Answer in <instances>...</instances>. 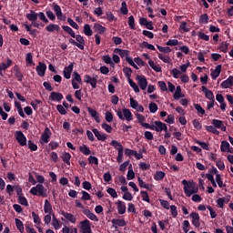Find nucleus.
Returning <instances> with one entry per match:
<instances>
[{"label":"nucleus","mask_w":233,"mask_h":233,"mask_svg":"<svg viewBox=\"0 0 233 233\" xmlns=\"http://www.w3.org/2000/svg\"><path fill=\"white\" fill-rule=\"evenodd\" d=\"M10 66H12V59L7 58L6 63H1L0 64V76H5V70H6L7 68H10Z\"/></svg>","instance_id":"a211bd4d"},{"label":"nucleus","mask_w":233,"mask_h":233,"mask_svg":"<svg viewBox=\"0 0 233 233\" xmlns=\"http://www.w3.org/2000/svg\"><path fill=\"white\" fill-rule=\"evenodd\" d=\"M220 86L222 88H231L233 86V76H228L226 80H224L221 84Z\"/></svg>","instance_id":"aec40b11"},{"label":"nucleus","mask_w":233,"mask_h":233,"mask_svg":"<svg viewBox=\"0 0 233 233\" xmlns=\"http://www.w3.org/2000/svg\"><path fill=\"white\" fill-rule=\"evenodd\" d=\"M206 130H208V132H211V134H216V136H219V131L218 130V127L214 126H207Z\"/></svg>","instance_id":"de8ad7c7"},{"label":"nucleus","mask_w":233,"mask_h":233,"mask_svg":"<svg viewBox=\"0 0 233 233\" xmlns=\"http://www.w3.org/2000/svg\"><path fill=\"white\" fill-rule=\"evenodd\" d=\"M215 179H216L215 183L216 182L218 183V186L219 187V188H223L227 187V185L223 183V179H221V175H217Z\"/></svg>","instance_id":"603ef678"},{"label":"nucleus","mask_w":233,"mask_h":233,"mask_svg":"<svg viewBox=\"0 0 233 233\" xmlns=\"http://www.w3.org/2000/svg\"><path fill=\"white\" fill-rule=\"evenodd\" d=\"M134 62L137 64V66H145V61L141 57H135Z\"/></svg>","instance_id":"774afa93"},{"label":"nucleus","mask_w":233,"mask_h":233,"mask_svg":"<svg viewBox=\"0 0 233 233\" xmlns=\"http://www.w3.org/2000/svg\"><path fill=\"white\" fill-rule=\"evenodd\" d=\"M174 99H176L177 101L181 99V97H185V95H183V93L181 92V86H177L176 88V91L173 95Z\"/></svg>","instance_id":"2f4dec72"},{"label":"nucleus","mask_w":233,"mask_h":233,"mask_svg":"<svg viewBox=\"0 0 233 233\" xmlns=\"http://www.w3.org/2000/svg\"><path fill=\"white\" fill-rule=\"evenodd\" d=\"M62 216H64L65 219L68 221V223L76 224L77 218L72 213H68L65 210L61 211Z\"/></svg>","instance_id":"dca6fc26"},{"label":"nucleus","mask_w":233,"mask_h":233,"mask_svg":"<svg viewBox=\"0 0 233 233\" xmlns=\"http://www.w3.org/2000/svg\"><path fill=\"white\" fill-rule=\"evenodd\" d=\"M114 52H115V54H118V56H120V57L122 59H126L127 63H128V65H130V66H133V68H135L136 70H139V67L134 62V59H132V57L128 56H130V51L116 48Z\"/></svg>","instance_id":"f03ea898"},{"label":"nucleus","mask_w":233,"mask_h":233,"mask_svg":"<svg viewBox=\"0 0 233 233\" xmlns=\"http://www.w3.org/2000/svg\"><path fill=\"white\" fill-rule=\"evenodd\" d=\"M64 32H66L67 34H69V35H71V37H76V32H74V29H72V27L68 26V25H63L62 26Z\"/></svg>","instance_id":"a18cd8bd"},{"label":"nucleus","mask_w":233,"mask_h":233,"mask_svg":"<svg viewBox=\"0 0 233 233\" xmlns=\"http://www.w3.org/2000/svg\"><path fill=\"white\" fill-rule=\"evenodd\" d=\"M221 74V65H218L213 71H211L212 79H218Z\"/></svg>","instance_id":"c85d7f7f"},{"label":"nucleus","mask_w":233,"mask_h":233,"mask_svg":"<svg viewBox=\"0 0 233 233\" xmlns=\"http://www.w3.org/2000/svg\"><path fill=\"white\" fill-rule=\"evenodd\" d=\"M18 203L24 207H28V200L23 196L18 197Z\"/></svg>","instance_id":"680f3d73"},{"label":"nucleus","mask_w":233,"mask_h":233,"mask_svg":"<svg viewBox=\"0 0 233 233\" xmlns=\"http://www.w3.org/2000/svg\"><path fill=\"white\" fill-rule=\"evenodd\" d=\"M93 28H94V31L96 32L97 34H105V32H106V27L101 25V24L96 23Z\"/></svg>","instance_id":"c756f323"},{"label":"nucleus","mask_w":233,"mask_h":233,"mask_svg":"<svg viewBox=\"0 0 233 233\" xmlns=\"http://www.w3.org/2000/svg\"><path fill=\"white\" fill-rule=\"evenodd\" d=\"M189 216L192 219V225L195 226L196 228H199V227H201V222L199 221V214L198 212H192Z\"/></svg>","instance_id":"4468645a"},{"label":"nucleus","mask_w":233,"mask_h":233,"mask_svg":"<svg viewBox=\"0 0 233 233\" xmlns=\"http://www.w3.org/2000/svg\"><path fill=\"white\" fill-rule=\"evenodd\" d=\"M127 81L131 88H133L134 92H136V94H139V86H137V84H136V82H134V80L131 78H127Z\"/></svg>","instance_id":"ea45409f"},{"label":"nucleus","mask_w":233,"mask_h":233,"mask_svg":"<svg viewBox=\"0 0 233 233\" xmlns=\"http://www.w3.org/2000/svg\"><path fill=\"white\" fill-rule=\"evenodd\" d=\"M111 223L116 227V228H117V227H127V221L121 218H113Z\"/></svg>","instance_id":"5701e85b"},{"label":"nucleus","mask_w":233,"mask_h":233,"mask_svg":"<svg viewBox=\"0 0 233 233\" xmlns=\"http://www.w3.org/2000/svg\"><path fill=\"white\" fill-rule=\"evenodd\" d=\"M230 201V198H219L217 199V207L218 208H224L225 203H228Z\"/></svg>","instance_id":"bb28decb"},{"label":"nucleus","mask_w":233,"mask_h":233,"mask_svg":"<svg viewBox=\"0 0 233 233\" xmlns=\"http://www.w3.org/2000/svg\"><path fill=\"white\" fill-rule=\"evenodd\" d=\"M50 137H52V131L49 127H46L41 135L42 143H48V141H50Z\"/></svg>","instance_id":"f8f14e48"},{"label":"nucleus","mask_w":233,"mask_h":233,"mask_svg":"<svg viewBox=\"0 0 233 233\" xmlns=\"http://www.w3.org/2000/svg\"><path fill=\"white\" fill-rule=\"evenodd\" d=\"M148 65L155 72H162L161 66L155 64L153 60H149Z\"/></svg>","instance_id":"79ce46f5"},{"label":"nucleus","mask_w":233,"mask_h":233,"mask_svg":"<svg viewBox=\"0 0 233 233\" xmlns=\"http://www.w3.org/2000/svg\"><path fill=\"white\" fill-rule=\"evenodd\" d=\"M87 112L96 121V123H101V118L99 117V115L97 114V111L96 109H93L91 107H87Z\"/></svg>","instance_id":"412c9836"},{"label":"nucleus","mask_w":233,"mask_h":233,"mask_svg":"<svg viewBox=\"0 0 233 233\" xmlns=\"http://www.w3.org/2000/svg\"><path fill=\"white\" fill-rule=\"evenodd\" d=\"M148 108H149V112L151 114H156V112H157L158 110V107H157V104L154 103V102H151L149 105H148Z\"/></svg>","instance_id":"09e8293b"},{"label":"nucleus","mask_w":233,"mask_h":233,"mask_svg":"<svg viewBox=\"0 0 233 233\" xmlns=\"http://www.w3.org/2000/svg\"><path fill=\"white\" fill-rule=\"evenodd\" d=\"M53 10L57 17V19L59 21H65V19H66V17L63 18V11H61V6H59V5L54 3L53 4Z\"/></svg>","instance_id":"ddd939ff"},{"label":"nucleus","mask_w":233,"mask_h":233,"mask_svg":"<svg viewBox=\"0 0 233 233\" xmlns=\"http://www.w3.org/2000/svg\"><path fill=\"white\" fill-rule=\"evenodd\" d=\"M56 110L61 114V116H66V108L63 105H57Z\"/></svg>","instance_id":"e2e57ef3"},{"label":"nucleus","mask_w":233,"mask_h":233,"mask_svg":"<svg viewBox=\"0 0 233 233\" xmlns=\"http://www.w3.org/2000/svg\"><path fill=\"white\" fill-rule=\"evenodd\" d=\"M46 72V64L43 62H39L36 66V73L40 77H45V74Z\"/></svg>","instance_id":"2eb2a0df"},{"label":"nucleus","mask_w":233,"mask_h":233,"mask_svg":"<svg viewBox=\"0 0 233 233\" xmlns=\"http://www.w3.org/2000/svg\"><path fill=\"white\" fill-rule=\"evenodd\" d=\"M158 58L163 61V63H167V65L170 64V56H165L163 54H158Z\"/></svg>","instance_id":"5fc2aeb1"},{"label":"nucleus","mask_w":233,"mask_h":233,"mask_svg":"<svg viewBox=\"0 0 233 233\" xmlns=\"http://www.w3.org/2000/svg\"><path fill=\"white\" fill-rule=\"evenodd\" d=\"M72 158V155H70V153H63L62 154V161H64V163H66V165H70V159Z\"/></svg>","instance_id":"37998d69"},{"label":"nucleus","mask_w":233,"mask_h":233,"mask_svg":"<svg viewBox=\"0 0 233 233\" xmlns=\"http://www.w3.org/2000/svg\"><path fill=\"white\" fill-rule=\"evenodd\" d=\"M30 194H32V196H37L38 194V196H42V198H46V188H45L43 184H37L30 189Z\"/></svg>","instance_id":"39448f33"},{"label":"nucleus","mask_w":233,"mask_h":233,"mask_svg":"<svg viewBox=\"0 0 233 233\" xmlns=\"http://www.w3.org/2000/svg\"><path fill=\"white\" fill-rule=\"evenodd\" d=\"M15 139L21 147H26V137L21 131L15 132Z\"/></svg>","instance_id":"9b49d317"},{"label":"nucleus","mask_w":233,"mask_h":233,"mask_svg":"<svg viewBox=\"0 0 233 233\" xmlns=\"http://www.w3.org/2000/svg\"><path fill=\"white\" fill-rule=\"evenodd\" d=\"M84 34H85V35H87L88 37H90V35H92L93 32H92V27H90V25L86 24L84 25Z\"/></svg>","instance_id":"49530a36"},{"label":"nucleus","mask_w":233,"mask_h":233,"mask_svg":"<svg viewBox=\"0 0 233 233\" xmlns=\"http://www.w3.org/2000/svg\"><path fill=\"white\" fill-rule=\"evenodd\" d=\"M140 194L143 201H146L147 203H150V197H148V192L141 191Z\"/></svg>","instance_id":"0e129e2a"},{"label":"nucleus","mask_w":233,"mask_h":233,"mask_svg":"<svg viewBox=\"0 0 233 233\" xmlns=\"http://www.w3.org/2000/svg\"><path fill=\"white\" fill-rule=\"evenodd\" d=\"M83 214L88 218V219H91V221H99V218H97V216L94 214L90 209H84Z\"/></svg>","instance_id":"4be33fe9"},{"label":"nucleus","mask_w":233,"mask_h":233,"mask_svg":"<svg viewBox=\"0 0 233 233\" xmlns=\"http://www.w3.org/2000/svg\"><path fill=\"white\" fill-rule=\"evenodd\" d=\"M182 185H184V192L187 198H190L191 196H194V194L199 192V187H198L196 182H188L184 179L182 180Z\"/></svg>","instance_id":"f257e3e1"},{"label":"nucleus","mask_w":233,"mask_h":233,"mask_svg":"<svg viewBox=\"0 0 233 233\" xmlns=\"http://www.w3.org/2000/svg\"><path fill=\"white\" fill-rule=\"evenodd\" d=\"M136 79L137 81L139 88L141 90H147V87L148 86V81L147 80V77L145 76L137 75Z\"/></svg>","instance_id":"1a4fd4ad"},{"label":"nucleus","mask_w":233,"mask_h":233,"mask_svg":"<svg viewBox=\"0 0 233 233\" xmlns=\"http://www.w3.org/2000/svg\"><path fill=\"white\" fill-rule=\"evenodd\" d=\"M120 12L123 14V15H127L128 14V7H127V2H122Z\"/></svg>","instance_id":"13d9d810"},{"label":"nucleus","mask_w":233,"mask_h":233,"mask_svg":"<svg viewBox=\"0 0 233 233\" xmlns=\"http://www.w3.org/2000/svg\"><path fill=\"white\" fill-rule=\"evenodd\" d=\"M111 147H114L116 152L124 150L123 145L117 140H112L110 143Z\"/></svg>","instance_id":"c9c22d12"},{"label":"nucleus","mask_w":233,"mask_h":233,"mask_svg":"<svg viewBox=\"0 0 233 233\" xmlns=\"http://www.w3.org/2000/svg\"><path fill=\"white\" fill-rule=\"evenodd\" d=\"M147 128L149 130H155L156 132H163L167 130V124L161 121H155L153 125H146Z\"/></svg>","instance_id":"20e7f679"},{"label":"nucleus","mask_w":233,"mask_h":233,"mask_svg":"<svg viewBox=\"0 0 233 233\" xmlns=\"http://www.w3.org/2000/svg\"><path fill=\"white\" fill-rule=\"evenodd\" d=\"M44 212L45 214H52V204H50L48 199L45 200Z\"/></svg>","instance_id":"4c0bfd02"},{"label":"nucleus","mask_w":233,"mask_h":233,"mask_svg":"<svg viewBox=\"0 0 233 233\" xmlns=\"http://www.w3.org/2000/svg\"><path fill=\"white\" fill-rule=\"evenodd\" d=\"M136 117L138 121V123L141 125V127H143L144 128H147L146 125H150L147 123H145V116L139 113L136 114Z\"/></svg>","instance_id":"58836bf2"},{"label":"nucleus","mask_w":233,"mask_h":233,"mask_svg":"<svg viewBox=\"0 0 233 233\" xmlns=\"http://www.w3.org/2000/svg\"><path fill=\"white\" fill-rule=\"evenodd\" d=\"M212 125H213V127L222 130V132H227V127H225V125L223 124V121L218 120V119H213Z\"/></svg>","instance_id":"6ab92c4d"},{"label":"nucleus","mask_w":233,"mask_h":233,"mask_svg":"<svg viewBox=\"0 0 233 233\" xmlns=\"http://www.w3.org/2000/svg\"><path fill=\"white\" fill-rule=\"evenodd\" d=\"M116 116L118 119H121V121H133V115L130 109L128 108H123L116 110Z\"/></svg>","instance_id":"7ed1b4c3"},{"label":"nucleus","mask_w":233,"mask_h":233,"mask_svg":"<svg viewBox=\"0 0 233 233\" xmlns=\"http://www.w3.org/2000/svg\"><path fill=\"white\" fill-rule=\"evenodd\" d=\"M46 32L52 33V32H59L61 30V27L57 24H49L46 26Z\"/></svg>","instance_id":"b1692460"},{"label":"nucleus","mask_w":233,"mask_h":233,"mask_svg":"<svg viewBox=\"0 0 233 233\" xmlns=\"http://www.w3.org/2000/svg\"><path fill=\"white\" fill-rule=\"evenodd\" d=\"M164 177H165V172L157 171L155 174L154 179H156V181H161V179H164Z\"/></svg>","instance_id":"6e6d98bb"},{"label":"nucleus","mask_w":233,"mask_h":233,"mask_svg":"<svg viewBox=\"0 0 233 233\" xmlns=\"http://www.w3.org/2000/svg\"><path fill=\"white\" fill-rule=\"evenodd\" d=\"M125 156H127V157H136L137 160L143 159V154L137 153V151L130 148H126L125 149Z\"/></svg>","instance_id":"9d476101"},{"label":"nucleus","mask_w":233,"mask_h":233,"mask_svg":"<svg viewBox=\"0 0 233 233\" xmlns=\"http://www.w3.org/2000/svg\"><path fill=\"white\" fill-rule=\"evenodd\" d=\"M79 150L82 152V154H84V156H90L91 154L90 148H88L86 145L80 146Z\"/></svg>","instance_id":"c03bdc74"},{"label":"nucleus","mask_w":233,"mask_h":233,"mask_svg":"<svg viewBox=\"0 0 233 233\" xmlns=\"http://www.w3.org/2000/svg\"><path fill=\"white\" fill-rule=\"evenodd\" d=\"M79 232L92 233V226L90 224V220L85 219L79 222Z\"/></svg>","instance_id":"423d86ee"},{"label":"nucleus","mask_w":233,"mask_h":233,"mask_svg":"<svg viewBox=\"0 0 233 233\" xmlns=\"http://www.w3.org/2000/svg\"><path fill=\"white\" fill-rule=\"evenodd\" d=\"M189 227H190V222H188V220H184L182 223V228L185 233H188Z\"/></svg>","instance_id":"69168bd1"},{"label":"nucleus","mask_w":233,"mask_h":233,"mask_svg":"<svg viewBox=\"0 0 233 233\" xmlns=\"http://www.w3.org/2000/svg\"><path fill=\"white\" fill-rule=\"evenodd\" d=\"M137 179H138V185L140 188H146L147 190H150V186L145 183V181H143L141 177H138Z\"/></svg>","instance_id":"8fccbe9b"},{"label":"nucleus","mask_w":233,"mask_h":233,"mask_svg":"<svg viewBox=\"0 0 233 233\" xmlns=\"http://www.w3.org/2000/svg\"><path fill=\"white\" fill-rule=\"evenodd\" d=\"M74 71V64H69L64 68L63 74L66 79H70L72 77V72Z\"/></svg>","instance_id":"f3484780"},{"label":"nucleus","mask_w":233,"mask_h":233,"mask_svg":"<svg viewBox=\"0 0 233 233\" xmlns=\"http://www.w3.org/2000/svg\"><path fill=\"white\" fill-rule=\"evenodd\" d=\"M194 106H195V109L197 110L198 114H199L200 116H205V109H203L201 105L195 104Z\"/></svg>","instance_id":"052dcab7"},{"label":"nucleus","mask_w":233,"mask_h":233,"mask_svg":"<svg viewBox=\"0 0 233 233\" xmlns=\"http://www.w3.org/2000/svg\"><path fill=\"white\" fill-rule=\"evenodd\" d=\"M73 38L77 41L76 43H78V45H82V46H85V38H83L81 35H75Z\"/></svg>","instance_id":"4d7b16f0"},{"label":"nucleus","mask_w":233,"mask_h":233,"mask_svg":"<svg viewBox=\"0 0 233 233\" xmlns=\"http://www.w3.org/2000/svg\"><path fill=\"white\" fill-rule=\"evenodd\" d=\"M13 70L15 72V76L16 77L17 81H23V73H21V69H19V66H15L13 67Z\"/></svg>","instance_id":"7c9ffc66"},{"label":"nucleus","mask_w":233,"mask_h":233,"mask_svg":"<svg viewBox=\"0 0 233 233\" xmlns=\"http://www.w3.org/2000/svg\"><path fill=\"white\" fill-rule=\"evenodd\" d=\"M199 23H202L203 25H207V23H208V15L204 14L200 15Z\"/></svg>","instance_id":"338daca9"},{"label":"nucleus","mask_w":233,"mask_h":233,"mask_svg":"<svg viewBox=\"0 0 233 233\" xmlns=\"http://www.w3.org/2000/svg\"><path fill=\"white\" fill-rule=\"evenodd\" d=\"M170 72L175 79H179V76H181V71H179V69L173 68Z\"/></svg>","instance_id":"bf43d9fd"},{"label":"nucleus","mask_w":233,"mask_h":233,"mask_svg":"<svg viewBox=\"0 0 233 233\" xmlns=\"http://www.w3.org/2000/svg\"><path fill=\"white\" fill-rule=\"evenodd\" d=\"M111 147H114L116 152L124 150L123 145L117 140H112L110 143Z\"/></svg>","instance_id":"e433bc0d"},{"label":"nucleus","mask_w":233,"mask_h":233,"mask_svg":"<svg viewBox=\"0 0 233 233\" xmlns=\"http://www.w3.org/2000/svg\"><path fill=\"white\" fill-rule=\"evenodd\" d=\"M221 152H229L232 154V150H230V144L227 140H223L220 145Z\"/></svg>","instance_id":"a878e982"},{"label":"nucleus","mask_w":233,"mask_h":233,"mask_svg":"<svg viewBox=\"0 0 233 233\" xmlns=\"http://www.w3.org/2000/svg\"><path fill=\"white\" fill-rule=\"evenodd\" d=\"M116 208L118 214L120 215H123L125 212H127V206H125L122 201L116 202Z\"/></svg>","instance_id":"473e14b6"},{"label":"nucleus","mask_w":233,"mask_h":233,"mask_svg":"<svg viewBox=\"0 0 233 233\" xmlns=\"http://www.w3.org/2000/svg\"><path fill=\"white\" fill-rule=\"evenodd\" d=\"M202 92H204L205 96L207 97V99H209V101H214V93H212L211 90H209L208 88H207V86H202Z\"/></svg>","instance_id":"393cba45"},{"label":"nucleus","mask_w":233,"mask_h":233,"mask_svg":"<svg viewBox=\"0 0 233 233\" xmlns=\"http://www.w3.org/2000/svg\"><path fill=\"white\" fill-rule=\"evenodd\" d=\"M49 98L51 101H61V99H63V94L53 91L51 92Z\"/></svg>","instance_id":"cd10ccee"},{"label":"nucleus","mask_w":233,"mask_h":233,"mask_svg":"<svg viewBox=\"0 0 233 233\" xmlns=\"http://www.w3.org/2000/svg\"><path fill=\"white\" fill-rule=\"evenodd\" d=\"M15 222L17 230H19V232L21 233L25 232V224H23V221H21V219L19 218H15Z\"/></svg>","instance_id":"a19ab883"},{"label":"nucleus","mask_w":233,"mask_h":233,"mask_svg":"<svg viewBox=\"0 0 233 233\" xmlns=\"http://www.w3.org/2000/svg\"><path fill=\"white\" fill-rule=\"evenodd\" d=\"M97 79H98L97 76H90L89 75H85L84 83H86V85H90L92 88H96Z\"/></svg>","instance_id":"0eeeda50"},{"label":"nucleus","mask_w":233,"mask_h":233,"mask_svg":"<svg viewBox=\"0 0 233 233\" xmlns=\"http://www.w3.org/2000/svg\"><path fill=\"white\" fill-rule=\"evenodd\" d=\"M92 132L96 137V139H98V141H105V139H106V136H105V134H101L99 130L94 128Z\"/></svg>","instance_id":"f704fd0d"},{"label":"nucleus","mask_w":233,"mask_h":233,"mask_svg":"<svg viewBox=\"0 0 233 233\" xmlns=\"http://www.w3.org/2000/svg\"><path fill=\"white\" fill-rule=\"evenodd\" d=\"M38 15L35 13V11L31 10L29 14H26V18L28 21L32 22V25L35 26V28H39V24L36 23Z\"/></svg>","instance_id":"6e6552de"},{"label":"nucleus","mask_w":233,"mask_h":233,"mask_svg":"<svg viewBox=\"0 0 233 233\" xmlns=\"http://www.w3.org/2000/svg\"><path fill=\"white\" fill-rule=\"evenodd\" d=\"M127 23H128L129 28H131V30L136 29V20L134 19V15H131L128 17Z\"/></svg>","instance_id":"864d4df0"},{"label":"nucleus","mask_w":233,"mask_h":233,"mask_svg":"<svg viewBox=\"0 0 233 233\" xmlns=\"http://www.w3.org/2000/svg\"><path fill=\"white\" fill-rule=\"evenodd\" d=\"M52 225L55 230H59V228H61V222L56 218L55 214L52 215Z\"/></svg>","instance_id":"72a5a7b5"},{"label":"nucleus","mask_w":233,"mask_h":233,"mask_svg":"<svg viewBox=\"0 0 233 233\" xmlns=\"http://www.w3.org/2000/svg\"><path fill=\"white\" fill-rule=\"evenodd\" d=\"M157 50H159V52H162L164 54H170V52H172V49L169 46L163 47L157 45Z\"/></svg>","instance_id":"3c124183"}]
</instances>
